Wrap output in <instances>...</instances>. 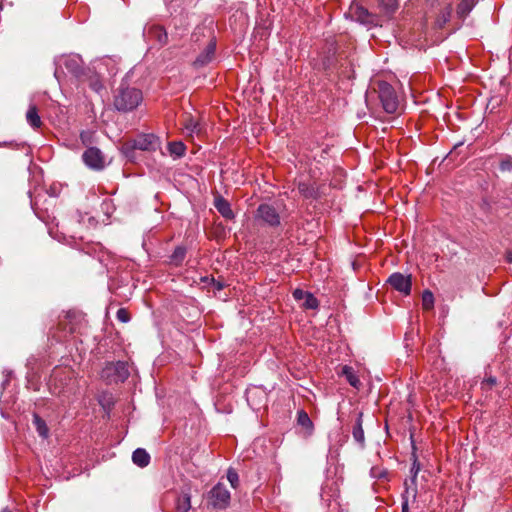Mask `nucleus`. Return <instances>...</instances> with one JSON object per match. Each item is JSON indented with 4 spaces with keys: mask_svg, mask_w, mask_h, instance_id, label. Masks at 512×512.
Returning <instances> with one entry per match:
<instances>
[{
    "mask_svg": "<svg viewBox=\"0 0 512 512\" xmlns=\"http://www.w3.org/2000/svg\"><path fill=\"white\" fill-rule=\"evenodd\" d=\"M142 100V92L139 89L121 86L114 96V106L118 111L128 112L135 109Z\"/></svg>",
    "mask_w": 512,
    "mask_h": 512,
    "instance_id": "nucleus-1",
    "label": "nucleus"
},
{
    "mask_svg": "<svg viewBox=\"0 0 512 512\" xmlns=\"http://www.w3.org/2000/svg\"><path fill=\"white\" fill-rule=\"evenodd\" d=\"M378 96L386 113L395 114L398 112L400 101L394 88L385 81L378 82Z\"/></svg>",
    "mask_w": 512,
    "mask_h": 512,
    "instance_id": "nucleus-2",
    "label": "nucleus"
},
{
    "mask_svg": "<svg viewBox=\"0 0 512 512\" xmlns=\"http://www.w3.org/2000/svg\"><path fill=\"white\" fill-rule=\"evenodd\" d=\"M231 495L227 487L219 482L209 492L208 500L215 509H226L230 504Z\"/></svg>",
    "mask_w": 512,
    "mask_h": 512,
    "instance_id": "nucleus-3",
    "label": "nucleus"
},
{
    "mask_svg": "<svg viewBox=\"0 0 512 512\" xmlns=\"http://www.w3.org/2000/svg\"><path fill=\"white\" fill-rule=\"evenodd\" d=\"M128 364L123 361L107 363L103 368L102 377L115 382H123L129 377Z\"/></svg>",
    "mask_w": 512,
    "mask_h": 512,
    "instance_id": "nucleus-4",
    "label": "nucleus"
},
{
    "mask_svg": "<svg viewBox=\"0 0 512 512\" xmlns=\"http://www.w3.org/2000/svg\"><path fill=\"white\" fill-rule=\"evenodd\" d=\"M255 217L269 227H278L281 223L280 215L276 208L266 203L258 206Z\"/></svg>",
    "mask_w": 512,
    "mask_h": 512,
    "instance_id": "nucleus-5",
    "label": "nucleus"
},
{
    "mask_svg": "<svg viewBox=\"0 0 512 512\" xmlns=\"http://www.w3.org/2000/svg\"><path fill=\"white\" fill-rule=\"evenodd\" d=\"M350 15L351 17L366 26H376L379 23V19L376 15L370 13L366 8L354 5L350 8Z\"/></svg>",
    "mask_w": 512,
    "mask_h": 512,
    "instance_id": "nucleus-6",
    "label": "nucleus"
},
{
    "mask_svg": "<svg viewBox=\"0 0 512 512\" xmlns=\"http://www.w3.org/2000/svg\"><path fill=\"white\" fill-rule=\"evenodd\" d=\"M388 283L397 291L409 295L411 292V277L402 273L396 272L390 275Z\"/></svg>",
    "mask_w": 512,
    "mask_h": 512,
    "instance_id": "nucleus-7",
    "label": "nucleus"
},
{
    "mask_svg": "<svg viewBox=\"0 0 512 512\" xmlns=\"http://www.w3.org/2000/svg\"><path fill=\"white\" fill-rule=\"evenodd\" d=\"M82 158L84 163L92 169L100 170L104 167V157L98 148H88Z\"/></svg>",
    "mask_w": 512,
    "mask_h": 512,
    "instance_id": "nucleus-8",
    "label": "nucleus"
},
{
    "mask_svg": "<svg viewBox=\"0 0 512 512\" xmlns=\"http://www.w3.org/2000/svg\"><path fill=\"white\" fill-rule=\"evenodd\" d=\"M159 145L158 137L154 134H141L134 140V148L139 150H156Z\"/></svg>",
    "mask_w": 512,
    "mask_h": 512,
    "instance_id": "nucleus-9",
    "label": "nucleus"
},
{
    "mask_svg": "<svg viewBox=\"0 0 512 512\" xmlns=\"http://www.w3.org/2000/svg\"><path fill=\"white\" fill-rule=\"evenodd\" d=\"M214 206L217 211L226 219H233L234 213L231 209L230 203L222 196L217 195L214 199Z\"/></svg>",
    "mask_w": 512,
    "mask_h": 512,
    "instance_id": "nucleus-10",
    "label": "nucleus"
},
{
    "mask_svg": "<svg viewBox=\"0 0 512 512\" xmlns=\"http://www.w3.org/2000/svg\"><path fill=\"white\" fill-rule=\"evenodd\" d=\"M215 49H216V43L211 40L209 42V44L206 46V48L204 49V51L197 57L194 64L196 66H204V65L208 64L214 56Z\"/></svg>",
    "mask_w": 512,
    "mask_h": 512,
    "instance_id": "nucleus-11",
    "label": "nucleus"
},
{
    "mask_svg": "<svg viewBox=\"0 0 512 512\" xmlns=\"http://www.w3.org/2000/svg\"><path fill=\"white\" fill-rule=\"evenodd\" d=\"M148 35L151 39L157 41L161 46L167 44L168 42V34L162 26H152L148 31Z\"/></svg>",
    "mask_w": 512,
    "mask_h": 512,
    "instance_id": "nucleus-12",
    "label": "nucleus"
},
{
    "mask_svg": "<svg viewBox=\"0 0 512 512\" xmlns=\"http://www.w3.org/2000/svg\"><path fill=\"white\" fill-rule=\"evenodd\" d=\"M417 493H418V490H417V484H412L410 482V484L406 481L405 482V490H404V493L402 494V501H407V504L410 505H414L417 503Z\"/></svg>",
    "mask_w": 512,
    "mask_h": 512,
    "instance_id": "nucleus-13",
    "label": "nucleus"
},
{
    "mask_svg": "<svg viewBox=\"0 0 512 512\" xmlns=\"http://www.w3.org/2000/svg\"><path fill=\"white\" fill-rule=\"evenodd\" d=\"M297 423L305 430L306 436L312 434L314 426L309 415L304 410L297 412Z\"/></svg>",
    "mask_w": 512,
    "mask_h": 512,
    "instance_id": "nucleus-14",
    "label": "nucleus"
},
{
    "mask_svg": "<svg viewBox=\"0 0 512 512\" xmlns=\"http://www.w3.org/2000/svg\"><path fill=\"white\" fill-rule=\"evenodd\" d=\"M341 375L344 376L347 382L354 388L359 389L361 387V381L356 375L354 369L348 365H345L341 369Z\"/></svg>",
    "mask_w": 512,
    "mask_h": 512,
    "instance_id": "nucleus-15",
    "label": "nucleus"
},
{
    "mask_svg": "<svg viewBox=\"0 0 512 512\" xmlns=\"http://www.w3.org/2000/svg\"><path fill=\"white\" fill-rule=\"evenodd\" d=\"M132 461L135 465L143 468L150 463V455L143 448H137L132 454Z\"/></svg>",
    "mask_w": 512,
    "mask_h": 512,
    "instance_id": "nucleus-16",
    "label": "nucleus"
},
{
    "mask_svg": "<svg viewBox=\"0 0 512 512\" xmlns=\"http://www.w3.org/2000/svg\"><path fill=\"white\" fill-rule=\"evenodd\" d=\"M362 417H363V414L361 412L358 413L355 425L352 430V435H353L354 440L357 443H359L361 446H364L365 436H364V430L362 427Z\"/></svg>",
    "mask_w": 512,
    "mask_h": 512,
    "instance_id": "nucleus-17",
    "label": "nucleus"
},
{
    "mask_svg": "<svg viewBox=\"0 0 512 512\" xmlns=\"http://www.w3.org/2000/svg\"><path fill=\"white\" fill-rule=\"evenodd\" d=\"M191 509V495L188 492H183L176 499L175 512H188Z\"/></svg>",
    "mask_w": 512,
    "mask_h": 512,
    "instance_id": "nucleus-18",
    "label": "nucleus"
},
{
    "mask_svg": "<svg viewBox=\"0 0 512 512\" xmlns=\"http://www.w3.org/2000/svg\"><path fill=\"white\" fill-rule=\"evenodd\" d=\"M479 0H462L457 6V15L465 18L474 8Z\"/></svg>",
    "mask_w": 512,
    "mask_h": 512,
    "instance_id": "nucleus-19",
    "label": "nucleus"
},
{
    "mask_svg": "<svg viewBox=\"0 0 512 512\" xmlns=\"http://www.w3.org/2000/svg\"><path fill=\"white\" fill-rule=\"evenodd\" d=\"M184 128L190 134H200L202 132V126L199 121L195 120L191 116H187L184 120Z\"/></svg>",
    "mask_w": 512,
    "mask_h": 512,
    "instance_id": "nucleus-20",
    "label": "nucleus"
},
{
    "mask_svg": "<svg viewBox=\"0 0 512 512\" xmlns=\"http://www.w3.org/2000/svg\"><path fill=\"white\" fill-rule=\"evenodd\" d=\"M83 81L87 82L89 87L95 92H99L103 88L102 81L98 74L89 72V74L85 75Z\"/></svg>",
    "mask_w": 512,
    "mask_h": 512,
    "instance_id": "nucleus-21",
    "label": "nucleus"
},
{
    "mask_svg": "<svg viewBox=\"0 0 512 512\" xmlns=\"http://www.w3.org/2000/svg\"><path fill=\"white\" fill-rule=\"evenodd\" d=\"M26 119L33 128H39L42 125V121L38 114L36 106L29 107L26 113Z\"/></svg>",
    "mask_w": 512,
    "mask_h": 512,
    "instance_id": "nucleus-22",
    "label": "nucleus"
},
{
    "mask_svg": "<svg viewBox=\"0 0 512 512\" xmlns=\"http://www.w3.org/2000/svg\"><path fill=\"white\" fill-rule=\"evenodd\" d=\"M299 193L305 198H316L318 196L315 187L306 182H300L298 184Z\"/></svg>",
    "mask_w": 512,
    "mask_h": 512,
    "instance_id": "nucleus-23",
    "label": "nucleus"
},
{
    "mask_svg": "<svg viewBox=\"0 0 512 512\" xmlns=\"http://www.w3.org/2000/svg\"><path fill=\"white\" fill-rule=\"evenodd\" d=\"M451 14H452V6L449 4L440 11V13L436 19V22H435L436 26L438 28H442L450 20Z\"/></svg>",
    "mask_w": 512,
    "mask_h": 512,
    "instance_id": "nucleus-24",
    "label": "nucleus"
},
{
    "mask_svg": "<svg viewBox=\"0 0 512 512\" xmlns=\"http://www.w3.org/2000/svg\"><path fill=\"white\" fill-rule=\"evenodd\" d=\"M33 423L36 427L38 434L43 438H47L49 430H48V427H47L45 421L39 415L34 414L33 415Z\"/></svg>",
    "mask_w": 512,
    "mask_h": 512,
    "instance_id": "nucleus-25",
    "label": "nucleus"
},
{
    "mask_svg": "<svg viewBox=\"0 0 512 512\" xmlns=\"http://www.w3.org/2000/svg\"><path fill=\"white\" fill-rule=\"evenodd\" d=\"M379 5L386 15H391L398 8L397 0H379Z\"/></svg>",
    "mask_w": 512,
    "mask_h": 512,
    "instance_id": "nucleus-26",
    "label": "nucleus"
},
{
    "mask_svg": "<svg viewBox=\"0 0 512 512\" xmlns=\"http://www.w3.org/2000/svg\"><path fill=\"white\" fill-rule=\"evenodd\" d=\"M168 149L169 152L176 157H181L185 153V145L182 142H171Z\"/></svg>",
    "mask_w": 512,
    "mask_h": 512,
    "instance_id": "nucleus-27",
    "label": "nucleus"
},
{
    "mask_svg": "<svg viewBox=\"0 0 512 512\" xmlns=\"http://www.w3.org/2000/svg\"><path fill=\"white\" fill-rule=\"evenodd\" d=\"M186 255V250L183 247H177L171 255V263L179 265L183 262Z\"/></svg>",
    "mask_w": 512,
    "mask_h": 512,
    "instance_id": "nucleus-28",
    "label": "nucleus"
},
{
    "mask_svg": "<svg viewBox=\"0 0 512 512\" xmlns=\"http://www.w3.org/2000/svg\"><path fill=\"white\" fill-rule=\"evenodd\" d=\"M302 306L305 309H317L319 306V302L316 299V297H314V295L312 293L308 292L306 297L303 300Z\"/></svg>",
    "mask_w": 512,
    "mask_h": 512,
    "instance_id": "nucleus-29",
    "label": "nucleus"
},
{
    "mask_svg": "<svg viewBox=\"0 0 512 512\" xmlns=\"http://www.w3.org/2000/svg\"><path fill=\"white\" fill-rule=\"evenodd\" d=\"M434 305V296L432 292L426 290L422 294V306L425 310H430Z\"/></svg>",
    "mask_w": 512,
    "mask_h": 512,
    "instance_id": "nucleus-30",
    "label": "nucleus"
},
{
    "mask_svg": "<svg viewBox=\"0 0 512 512\" xmlns=\"http://www.w3.org/2000/svg\"><path fill=\"white\" fill-rule=\"evenodd\" d=\"M227 479L233 488H237V486L239 484V476H238V473L234 469H232V468L228 469Z\"/></svg>",
    "mask_w": 512,
    "mask_h": 512,
    "instance_id": "nucleus-31",
    "label": "nucleus"
},
{
    "mask_svg": "<svg viewBox=\"0 0 512 512\" xmlns=\"http://www.w3.org/2000/svg\"><path fill=\"white\" fill-rule=\"evenodd\" d=\"M116 317L123 323H127L130 320V314L125 308H120L117 311Z\"/></svg>",
    "mask_w": 512,
    "mask_h": 512,
    "instance_id": "nucleus-32",
    "label": "nucleus"
},
{
    "mask_svg": "<svg viewBox=\"0 0 512 512\" xmlns=\"http://www.w3.org/2000/svg\"><path fill=\"white\" fill-rule=\"evenodd\" d=\"M65 65L68 69H71L76 74V76L80 77L78 74V59L71 58L66 62Z\"/></svg>",
    "mask_w": 512,
    "mask_h": 512,
    "instance_id": "nucleus-33",
    "label": "nucleus"
},
{
    "mask_svg": "<svg viewBox=\"0 0 512 512\" xmlns=\"http://www.w3.org/2000/svg\"><path fill=\"white\" fill-rule=\"evenodd\" d=\"M420 471V464L415 460L412 467H411V474H412V477H411V483L412 484H415L416 483V477H417V474L418 472Z\"/></svg>",
    "mask_w": 512,
    "mask_h": 512,
    "instance_id": "nucleus-34",
    "label": "nucleus"
},
{
    "mask_svg": "<svg viewBox=\"0 0 512 512\" xmlns=\"http://www.w3.org/2000/svg\"><path fill=\"white\" fill-rule=\"evenodd\" d=\"M370 474L373 478H384L386 477L387 472L378 467H372Z\"/></svg>",
    "mask_w": 512,
    "mask_h": 512,
    "instance_id": "nucleus-35",
    "label": "nucleus"
},
{
    "mask_svg": "<svg viewBox=\"0 0 512 512\" xmlns=\"http://www.w3.org/2000/svg\"><path fill=\"white\" fill-rule=\"evenodd\" d=\"M307 293H308L307 291H304V290H301V289H296L293 292V297L297 301H302L306 297Z\"/></svg>",
    "mask_w": 512,
    "mask_h": 512,
    "instance_id": "nucleus-36",
    "label": "nucleus"
},
{
    "mask_svg": "<svg viewBox=\"0 0 512 512\" xmlns=\"http://www.w3.org/2000/svg\"><path fill=\"white\" fill-rule=\"evenodd\" d=\"M495 384H496V378H495V377H489V378L485 379V380L482 382V388H483V389H490V388H492Z\"/></svg>",
    "mask_w": 512,
    "mask_h": 512,
    "instance_id": "nucleus-37",
    "label": "nucleus"
},
{
    "mask_svg": "<svg viewBox=\"0 0 512 512\" xmlns=\"http://www.w3.org/2000/svg\"><path fill=\"white\" fill-rule=\"evenodd\" d=\"M402 512H409V505L407 501H402Z\"/></svg>",
    "mask_w": 512,
    "mask_h": 512,
    "instance_id": "nucleus-38",
    "label": "nucleus"
},
{
    "mask_svg": "<svg viewBox=\"0 0 512 512\" xmlns=\"http://www.w3.org/2000/svg\"><path fill=\"white\" fill-rule=\"evenodd\" d=\"M506 259L509 263H512V250L507 252Z\"/></svg>",
    "mask_w": 512,
    "mask_h": 512,
    "instance_id": "nucleus-39",
    "label": "nucleus"
},
{
    "mask_svg": "<svg viewBox=\"0 0 512 512\" xmlns=\"http://www.w3.org/2000/svg\"><path fill=\"white\" fill-rule=\"evenodd\" d=\"M1 512H11L8 508H4Z\"/></svg>",
    "mask_w": 512,
    "mask_h": 512,
    "instance_id": "nucleus-40",
    "label": "nucleus"
}]
</instances>
